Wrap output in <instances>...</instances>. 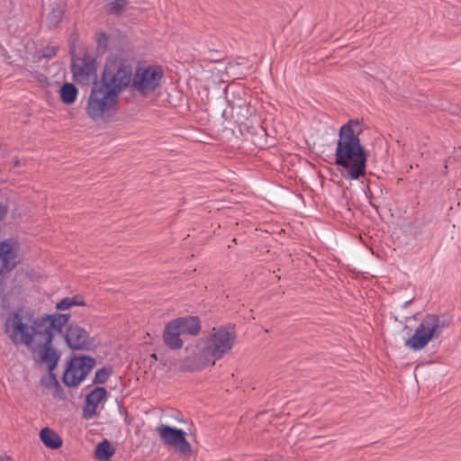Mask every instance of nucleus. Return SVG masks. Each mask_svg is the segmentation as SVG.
Here are the masks:
<instances>
[{"label":"nucleus","mask_w":461,"mask_h":461,"mask_svg":"<svg viewBox=\"0 0 461 461\" xmlns=\"http://www.w3.org/2000/svg\"><path fill=\"white\" fill-rule=\"evenodd\" d=\"M72 54L71 71L73 77L79 83H87L90 77L94 75L96 77V60L89 55H85L83 58L74 59V50H70Z\"/></svg>","instance_id":"11"},{"label":"nucleus","mask_w":461,"mask_h":461,"mask_svg":"<svg viewBox=\"0 0 461 461\" xmlns=\"http://www.w3.org/2000/svg\"><path fill=\"white\" fill-rule=\"evenodd\" d=\"M38 331H40L38 319H35L33 324L29 326L23 322V317L18 312L11 313L5 323V332L8 333L12 342L14 345L24 344L31 348L34 357H37L39 349Z\"/></svg>","instance_id":"6"},{"label":"nucleus","mask_w":461,"mask_h":461,"mask_svg":"<svg viewBox=\"0 0 461 461\" xmlns=\"http://www.w3.org/2000/svg\"><path fill=\"white\" fill-rule=\"evenodd\" d=\"M53 395H54L55 398H59V399H63L64 398V393L62 392V393H61L60 391H56L55 390Z\"/></svg>","instance_id":"32"},{"label":"nucleus","mask_w":461,"mask_h":461,"mask_svg":"<svg viewBox=\"0 0 461 461\" xmlns=\"http://www.w3.org/2000/svg\"><path fill=\"white\" fill-rule=\"evenodd\" d=\"M163 76L161 66H138L132 73L131 92L142 96L150 95L160 86Z\"/></svg>","instance_id":"8"},{"label":"nucleus","mask_w":461,"mask_h":461,"mask_svg":"<svg viewBox=\"0 0 461 461\" xmlns=\"http://www.w3.org/2000/svg\"><path fill=\"white\" fill-rule=\"evenodd\" d=\"M119 95L93 81L86 113L94 121L111 122L119 110Z\"/></svg>","instance_id":"3"},{"label":"nucleus","mask_w":461,"mask_h":461,"mask_svg":"<svg viewBox=\"0 0 461 461\" xmlns=\"http://www.w3.org/2000/svg\"><path fill=\"white\" fill-rule=\"evenodd\" d=\"M128 0H109L104 5V11L106 14L120 17L126 11Z\"/></svg>","instance_id":"23"},{"label":"nucleus","mask_w":461,"mask_h":461,"mask_svg":"<svg viewBox=\"0 0 461 461\" xmlns=\"http://www.w3.org/2000/svg\"><path fill=\"white\" fill-rule=\"evenodd\" d=\"M181 333L175 324L170 321L164 328L162 338L165 345L171 350L182 348L183 340Z\"/></svg>","instance_id":"16"},{"label":"nucleus","mask_w":461,"mask_h":461,"mask_svg":"<svg viewBox=\"0 0 461 461\" xmlns=\"http://www.w3.org/2000/svg\"><path fill=\"white\" fill-rule=\"evenodd\" d=\"M115 453V447L108 439L99 442L95 449V458L99 461H108Z\"/></svg>","instance_id":"19"},{"label":"nucleus","mask_w":461,"mask_h":461,"mask_svg":"<svg viewBox=\"0 0 461 461\" xmlns=\"http://www.w3.org/2000/svg\"><path fill=\"white\" fill-rule=\"evenodd\" d=\"M65 9L59 4H54L47 17V27L49 30H55L63 20Z\"/></svg>","instance_id":"21"},{"label":"nucleus","mask_w":461,"mask_h":461,"mask_svg":"<svg viewBox=\"0 0 461 461\" xmlns=\"http://www.w3.org/2000/svg\"><path fill=\"white\" fill-rule=\"evenodd\" d=\"M236 333L232 326L214 327L204 339L198 359L203 366H214L234 346Z\"/></svg>","instance_id":"4"},{"label":"nucleus","mask_w":461,"mask_h":461,"mask_svg":"<svg viewBox=\"0 0 461 461\" xmlns=\"http://www.w3.org/2000/svg\"><path fill=\"white\" fill-rule=\"evenodd\" d=\"M456 23H457L458 24H460V25H461V14H459V16L456 18Z\"/></svg>","instance_id":"33"},{"label":"nucleus","mask_w":461,"mask_h":461,"mask_svg":"<svg viewBox=\"0 0 461 461\" xmlns=\"http://www.w3.org/2000/svg\"><path fill=\"white\" fill-rule=\"evenodd\" d=\"M360 122L350 119L339 131L335 150V165L347 169L344 177L357 180L366 174L367 154L359 135L362 133Z\"/></svg>","instance_id":"1"},{"label":"nucleus","mask_w":461,"mask_h":461,"mask_svg":"<svg viewBox=\"0 0 461 461\" xmlns=\"http://www.w3.org/2000/svg\"><path fill=\"white\" fill-rule=\"evenodd\" d=\"M70 317L69 313L56 312L38 318L39 349L34 359L38 362H50V369H56L61 356L52 346L55 332H61Z\"/></svg>","instance_id":"2"},{"label":"nucleus","mask_w":461,"mask_h":461,"mask_svg":"<svg viewBox=\"0 0 461 461\" xmlns=\"http://www.w3.org/2000/svg\"><path fill=\"white\" fill-rule=\"evenodd\" d=\"M113 370L112 366H104L95 372L93 384H104L112 375Z\"/></svg>","instance_id":"25"},{"label":"nucleus","mask_w":461,"mask_h":461,"mask_svg":"<svg viewBox=\"0 0 461 461\" xmlns=\"http://www.w3.org/2000/svg\"><path fill=\"white\" fill-rule=\"evenodd\" d=\"M232 95L239 98L228 99V104L232 110H237L238 120H246L256 113V108L250 104V96H247L243 88L237 89Z\"/></svg>","instance_id":"12"},{"label":"nucleus","mask_w":461,"mask_h":461,"mask_svg":"<svg viewBox=\"0 0 461 461\" xmlns=\"http://www.w3.org/2000/svg\"><path fill=\"white\" fill-rule=\"evenodd\" d=\"M60 99L65 104H72L76 102L78 90L73 83H64L59 91Z\"/></svg>","instance_id":"22"},{"label":"nucleus","mask_w":461,"mask_h":461,"mask_svg":"<svg viewBox=\"0 0 461 461\" xmlns=\"http://www.w3.org/2000/svg\"><path fill=\"white\" fill-rule=\"evenodd\" d=\"M44 363L48 365L49 375L46 376H43L41 379V386H43L45 388L54 387V389H56V391H60L62 393V387H61L59 380L57 379L56 375L53 373L54 369H50V362H44Z\"/></svg>","instance_id":"24"},{"label":"nucleus","mask_w":461,"mask_h":461,"mask_svg":"<svg viewBox=\"0 0 461 461\" xmlns=\"http://www.w3.org/2000/svg\"><path fill=\"white\" fill-rule=\"evenodd\" d=\"M0 461H14V460L10 456L0 454Z\"/></svg>","instance_id":"31"},{"label":"nucleus","mask_w":461,"mask_h":461,"mask_svg":"<svg viewBox=\"0 0 461 461\" xmlns=\"http://www.w3.org/2000/svg\"><path fill=\"white\" fill-rule=\"evenodd\" d=\"M70 305L71 306H85L86 302L83 300V298L80 295H75L73 297H70Z\"/></svg>","instance_id":"29"},{"label":"nucleus","mask_w":461,"mask_h":461,"mask_svg":"<svg viewBox=\"0 0 461 461\" xmlns=\"http://www.w3.org/2000/svg\"><path fill=\"white\" fill-rule=\"evenodd\" d=\"M151 357H152L153 358L157 359V356H156V354H152V355H151Z\"/></svg>","instance_id":"34"},{"label":"nucleus","mask_w":461,"mask_h":461,"mask_svg":"<svg viewBox=\"0 0 461 461\" xmlns=\"http://www.w3.org/2000/svg\"><path fill=\"white\" fill-rule=\"evenodd\" d=\"M65 339L68 346L74 350H88L94 343L89 332L76 322L67 326Z\"/></svg>","instance_id":"10"},{"label":"nucleus","mask_w":461,"mask_h":461,"mask_svg":"<svg viewBox=\"0 0 461 461\" xmlns=\"http://www.w3.org/2000/svg\"><path fill=\"white\" fill-rule=\"evenodd\" d=\"M70 303V297H65L57 303L56 308L59 311H65L71 307Z\"/></svg>","instance_id":"28"},{"label":"nucleus","mask_w":461,"mask_h":461,"mask_svg":"<svg viewBox=\"0 0 461 461\" xmlns=\"http://www.w3.org/2000/svg\"><path fill=\"white\" fill-rule=\"evenodd\" d=\"M445 327L438 315L426 314L414 333L405 340L404 346L414 351L421 350L430 340L440 337Z\"/></svg>","instance_id":"7"},{"label":"nucleus","mask_w":461,"mask_h":461,"mask_svg":"<svg viewBox=\"0 0 461 461\" xmlns=\"http://www.w3.org/2000/svg\"><path fill=\"white\" fill-rule=\"evenodd\" d=\"M70 361L74 363L76 368L81 375V378L84 379L91 372V370L96 364L95 359L89 356H80L72 358Z\"/></svg>","instance_id":"18"},{"label":"nucleus","mask_w":461,"mask_h":461,"mask_svg":"<svg viewBox=\"0 0 461 461\" xmlns=\"http://www.w3.org/2000/svg\"><path fill=\"white\" fill-rule=\"evenodd\" d=\"M40 438L45 447L58 449L62 446V438L53 429L46 427L40 432Z\"/></svg>","instance_id":"17"},{"label":"nucleus","mask_w":461,"mask_h":461,"mask_svg":"<svg viewBox=\"0 0 461 461\" xmlns=\"http://www.w3.org/2000/svg\"><path fill=\"white\" fill-rule=\"evenodd\" d=\"M108 392L104 387L97 386L94 388L86 396L83 407L82 416L86 420L92 419L95 413L99 403L106 401Z\"/></svg>","instance_id":"14"},{"label":"nucleus","mask_w":461,"mask_h":461,"mask_svg":"<svg viewBox=\"0 0 461 461\" xmlns=\"http://www.w3.org/2000/svg\"><path fill=\"white\" fill-rule=\"evenodd\" d=\"M6 212H7L6 208L3 205H0V220H2L5 217Z\"/></svg>","instance_id":"30"},{"label":"nucleus","mask_w":461,"mask_h":461,"mask_svg":"<svg viewBox=\"0 0 461 461\" xmlns=\"http://www.w3.org/2000/svg\"><path fill=\"white\" fill-rule=\"evenodd\" d=\"M172 322L179 330L182 336H196L201 330V321L198 316L178 317Z\"/></svg>","instance_id":"15"},{"label":"nucleus","mask_w":461,"mask_h":461,"mask_svg":"<svg viewBox=\"0 0 461 461\" xmlns=\"http://www.w3.org/2000/svg\"><path fill=\"white\" fill-rule=\"evenodd\" d=\"M59 47L58 46H46L42 50V57L50 59L55 57L58 53Z\"/></svg>","instance_id":"27"},{"label":"nucleus","mask_w":461,"mask_h":461,"mask_svg":"<svg viewBox=\"0 0 461 461\" xmlns=\"http://www.w3.org/2000/svg\"><path fill=\"white\" fill-rule=\"evenodd\" d=\"M109 35L101 32L96 33V50L99 54H104L109 47Z\"/></svg>","instance_id":"26"},{"label":"nucleus","mask_w":461,"mask_h":461,"mask_svg":"<svg viewBox=\"0 0 461 461\" xmlns=\"http://www.w3.org/2000/svg\"><path fill=\"white\" fill-rule=\"evenodd\" d=\"M160 441L172 447L181 457L187 459L193 456L191 444L187 441L186 433L182 429L169 425L161 424L156 428Z\"/></svg>","instance_id":"9"},{"label":"nucleus","mask_w":461,"mask_h":461,"mask_svg":"<svg viewBox=\"0 0 461 461\" xmlns=\"http://www.w3.org/2000/svg\"><path fill=\"white\" fill-rule=\"evenodd\" d=\"M133 68L130 62L122 58L106 60L100 79L95 81L119 95L128 87L131 90Z\"/></svg>","instance_id":"5"},{"label":"nucleus","mask_w":461,"mask_h":461,"mask_svg":"<svg viewBox=\"0 0 461 461\" xmlns=\"http://www.w3.org/2000/svg\"><path fill=\"white\" fill-rule=\"evenodd\" d=\"M17 264L15 243L11 240L2 241L0 243V275L10 272Z\"/></svg>","instance_id":"13"},{"label":"nucleus","mask_w":461,"mask_h":461,"mask_svg":"<svg viewBox=\"0 0 461 461\" xmlns=\"http://www.w3.org/2000/svg\"><path fill=\"white\" fill-rule=\"evenodd\" d=\"M62 380L67 386L77 387L84 378H81V375L76 368L74 363L70 361L63 374Z\"/></svg>","instance_id":"20"}]
</instances>
